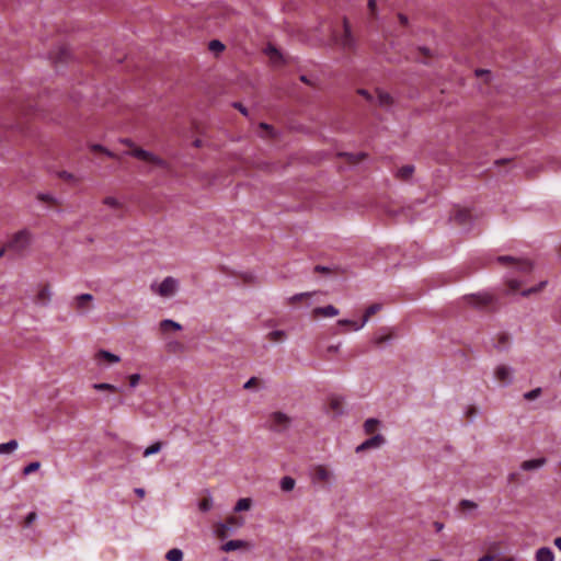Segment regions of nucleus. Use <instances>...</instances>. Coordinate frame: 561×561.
<instances>
[{"label":"nucleus","mask_w":561,"mask_h":561,"mask_svg":"<svg viewBox=\"0 0 561 561\" xmlns=\"http://www.w3.org/2000/svg\"><path fill=\"white\" fill-rule=\"evenodd\" d=\"M257 382V379L255 377H251L244 385V389H251L255 383Z\"/></svg>","instance_id":"47"},{"label":"nucleus","mask_w":561,"mask_h":561,"mask_svg":"<svg viewBox=\"0 0 561 561\" xmlns=\"http://www.w3.org/2000/svg\"><path fill=\"white\" fill-rule=\"evenodd\" d=\"M316 474H317V477H318L320 480H322V481H327V480H329V478H330V473H329V471H328L324 467H322V466H319V467L317 468V470H316Z\"/></svg>","instance_id":"35"},{"label":"nucleus","mask_w":561,"mask_h":561,"mask_svg":"<svg viewBox=\"0 0 561 561\" xmlns=\"http://www.w3.org/2000/svg\"><path fill=\"white\" fill-rule=\"evenodd\" d=\"M554 546H556L559 550H561V537H558V538H556V539H554Z\"/></svg>","instance_id":"57"},{"label":"nucleus","mask_w":561,"mask_h":561,"mask_svg":"<svg viewBox=\"0 0 561 561\" xmlns=\"http://www.w3.org/2000/svg\"><path fill=\"white\" fill-rule=\"evenodd\" d=\"M93 388L99 391H101V390L117 391L118 390V388L116 386L106 383V382L94 383Z\"/></svg>","instance_id":"34"},{"label":"nucleus","mask_w":561,"mask_h":561,"mask_svg":"<svg viewBox=\"0 0 561 561\" xmlns=\"http://www.w3.org/2000/svg\"><path fill=\"white\" fill-rule=\"evenodd\" d=\"M95 358L96 359H104L108 363H112V364H115V363H118L121 360L119 356L108 352V351H105V350H100L96 355H95Z\"/></svg>","instance_id":"19"},{"label":"nucleus","mask_w":561,"mask_h":561,"mask_svg":"<svg viewBox=\"0 0 561 561\" xmlns=\"http://www.w3.org/2000/svg\"><path fill=\"white\" fill-rule=\"evenodd\" d=\"M399 20L404 25L408 23V18L404 14H399Z\"/></svg>","instance_id":"55"},{"label":"nucleus","mask_w":561,"mask_h":561,"mask_svg":"<svg viewBox=\"0 0 561 561\" xmlns=\"http://www.w3.org/2000/svg\"><path fill=\"white\" fill-rule=\"evenodd\" d=\"M36 518H37V515H36V513H35V512H31V513H28V514L26 515V517H25V522H24L25 527H30V526H31V525L36 520Z\"/></svg>","instance_id":"39"},{"label":"nucleus","mask_w":561,"mask_h":561,"mask_svg":"<svg viewBox=\"0 0 561 561\" xmlns=\"http://www.w3.org/2000/svg\"><path fill=\"white\" fill-rule=\"evenodd\" d=\"M379 425V421L377 419H367L364 423V430L367 434H371L375 432L376 427Z\"/></svg>","instance_id":"26"},{"label":"nucleus","mask_w":561,"mask_h":561,"mask_svg":"<svg viewBox=\"0 0 561 561\" xmlns=\"http://www.w3.org/2000/svg\"><path fill=\"white\" fill-rule=\"evenodd\" d=\"M468 302L476 308H483L491 305L495 299L494 296L489 291H481L472 294L466 297Z\"/></svg>","instance_id":"6"},{"label":"nucleus","mask_w":561,"mask_h":561,"mask_svg":"<svg viewBox=\"0 0 561 561\" xmlns=\"http://www.w3.org/2000/svg\"><path fill=\"white\" fill-rule=\"evenodd\" d=\"M5 250H8V249H7V245H5L4 248L0 249V257H2V256H3V254H4Z\"/></svg>","instance_id":"62"},{"label":"nucleus","mask_w":561,"mask_h":561,"mask_svg":"<svg viewBox=\"0 0 561 561\" xmlns=\"http://www.w3.org/2000/svg\"><path fill=\"white\" fill-rule=\"evenodd\" d=\"M245 547H248V542L244 540H229L221 546V550L230 552Z\"/></svg>","instance_id":"16"},{"label":"nucleus","mask_w":561,"mask_h":561,"mask_svg":"<svg viewBox=\"0 0 561 561\" xmlns=\"http://www.w3.org/2000/svg\"><path fill=\"white\" fill-rule=\"evenodd\" d=\"M413 172H414V167L411 164H408V165L400 168L397 171V176L402 180H407L412 175Z\"/></svg>","instance_id":"24"},{"label":"nucleus","mask_w":561,"mask_h":561,"mask_svg":"<svg viewBox=\"0 0 561 561\" xmlns=\"http://www.w3.org/2000/svg\"><path fill=\"white\" fill-rule=\"evenodd\" d=\"M208 48L210 51L218 54V53L224 51L225 45L218 39H213L209 42Z\"/></svg>","instance_id":"31"},{"label":"nucleus","mask_w":561,"mask_h":561,"mask_svg":"<svg viewBox=\"0 0 561 561\" xmlns=\"http://www.w3.org/2000/svg\"><path fill=\"white\" fill-rule=\"evenodd\" d=\"M242 523H238L234 517L228 518L226 523H219L215 529L216 535L219 538H226L229 534L233 533L237 527H240Z\"/></svg>","instance_id":"7"},{"label":"nucleus","mask_w":561,"mask_h":561,"mask_svg":"<svg viewBox=\"0 0 561 561\" xmlns=\"http://www.w3.org/2000/svg\"><path fill=\"white\" fill-rule=\"evenodd\" d=\"M134 492L141 499L145 496V490L141 488H136Z\"/></svg>","instance_id":"54"},{"label":"nucleus","mask_w":561,"mask_h":561,"mask_svg":"<svg viewBox=\"0 0 561 561\" xmlns=\"http://www.w3.org/2000/svg\"><path fill=\"white\" fill-rule=\"evenodd\" d=\"M180 283L172 276L165 277L161 284L151 285V290L161 297H172L179 290Z\"/></svg>","instance_id":"4"},{"label":"nucleus","mask_w":561,"mask_h":561,"mask_svg":"<svg viewBox=\"0 0 561 561\" xmlns=\"http://www.w3.org/2000/svg\"><path fill=\"white\" fill-rule=\"evenodd\" d=\"M357 93L365 98L367 101H373V95L365 89H358Z\"/></svg>","instance_id":"45"},{"label":"nucleus","mask_w":561,"mask_h":561,"mask_svg":"<svg viewBox=\"0 0 561 561\" xmlns=\"http://www.w3.org/2000/svg\"><path fill=\"white\" fill-rule=\"evenodd\" d=\"M377 93V103L380 107L389 108L393 104V98L386 91L376 90Z\"/></svg>","instance_id":"15"},{"label":"nucleus","mask_w":561,"mask_h":561,"mask_svg":"<svg viewBox=\"0 0 561 561\" xmlns=\"http://www.w3.org/2000/svg\"><path fill=\"white\" fill-rule=\"evenodd\" d=\"M494 377L503 386H508L513 381V368L506 365H499L494 370Z\"/></svg>","instance_id":"9"},{"label":"nucleus","mask_w":561,"mask_h":561,"mask_svg":"<svg viewBox=\"0 0 561 561\" xmlns=\"http://www.w3.org/2000/svg\"><path fill=\"white\" fill-rule=\"evenodd\" d=\"M59 176H60L61 179L66 180V181H73V180H75V175H73V174H71V173H69V172H67V171H61V172L59 173Z\"/></svg>","instance_id":"46"},{"label":"nucleus","mask_w":561,"mask_h":561,"mask_svg":"<svg viewBox=\"0 0 561 561\" xmlns=\"http://www.w3.org/2000/svg\"><path fill=\"white\" fill-rule=\"evenodd\" d=\"M508 286L512 289H517L519 287V282H517L515 279H511V280H508Z\"/></svg>","instance_id":"50"},{"label":"nucleus","mask_w":561,"mask_h":561,"mask_svg":"<svg viewBox=\"0 0 561 561\" xmlns=\"http://www.w3.org/2000/svg\"><path fill=\"white\" fill-rule=\"evenodd\" d=\"M386 339L385 337H376L374 341L376 344H380L385 341Z\"/></svg>","instance_id":"60"},{"label":"nucleus","mask_w":561,"mask_h":561,"mask_svg":"<svg viewBox=\"0 0 561 561\" xmlns=\"http://www.w3.org/2000/svg\"><path fill=\"white\" fill-rule=\"evenodd\" d=\"M337 323L340 325H351L354 329V323H356V322L352 321V320L342 319V320H339Z\"/></svg>","instance_id":"48"},{"label":"nucleus","mask_w":561,"mask_h":561,"mask_svg":"<svg viewBox=\"0 0 561 561\" xmlns=\"http://www.w3.org/2000/svg\"><path fill=\"white\" fill-rule=\"evenodd\" d=\"M340 350V344L339 345H331L328 347V351L329 352H337Z\"/></svg>","instance_id":"56"},{"label":"nucleus","mask_w":561,"mask_h":561,"mask_svg":"<svg viewBox=\"0 0 561 561\" xmlns=\"http://www.w3.org/2000/svg\"><path fill=\"white\" fill-rule=\"evenodd\" d=\"M330 408L335 415L343 413V398L334 396L330 399Z\"/></svg>","instance_id":"20"},{"label":"nucleus","mask_w":561,"mask_h":561,"mask_svg":"<svg viewBox=\"0 0 561 561\" xmlns=\"http://www.w3.org/2000/svg\"><path fill=\"white\" fill-rule=\"evenodd\" d=\"M343 34L340 37L334 36V41L343 49H353L355 47V39L353 37L347 19L343 20Z\"/></svg>","instance_id":"5"},{"label":"nucleus","mask_w":561,"mask_h":561,"mask_svg":"<svg viewBox=\"0 0 561 561\" xmlns=\"http://www.w3.org/2000/svg\"><path fill=\"white\" fill-rule=\"evenodd\" d=\"M460 506L463 507V508H471V510L477 508V504L473 501H470V500H461L460 501Z\"/></svg>","instance_id":"41"},{"label":"nucleus","mask_w":561,"mask_h":561,"mask_svg":"<svg viewBox=\"0 0 561 561\" xmlns=\"http://www.w3.org/2000/svg\"><path fill=\"white\" fill-rule=\"evenodd\" d=\"M546 462H547V459L543 457L536 458V459H529V460L523 461L520 465V468L524 471L537 470V469L543 467L546 465Z\"/></svg>","instance_id":"14"},{"label":"nucleus","mask_w":561,"mask_h":561,"mask_svg":"<svg viewBox=\"0 0 561 561\" xmlns=\"http://www.w3.org/2000/svg\"><path fill=\"white\" fill-rule=\"evenodd\" d=\"M286 337V332L283 330H275L268 333V339L273 342L282 341Z\"/></svg>","instance_id":"32"},{"label":"nucleus","mask_w":561,"mask_h":561,"mask_svg":"<svg viewBox=\"0 0 561 561\" xmlns=\"http://www.w3.org/2000/svg\"><path fill=\"white\" fill-rule=\"evenodd\" d=\"M368 9L374 18H377V2L376 0H368Z\"/></svg>","instance_id":"42"},{"label":"nucleus","mask_w":561,"mask_h":561,"mask_svg":"<svg viewBox=\"0 0 561 561\" xmlns=\"http://www.w3.org/2000/svg\"><path fill=\"white\" fill-rule=\"evenodd\" d=\"M291 423L293 419L288 414L275 411L268 415L265 426L271 432L283 434L290 428Z\"/></svg>","instance_id":"2"},{"label":"nucleus","mask_w":561,"mask_h":561,"mask_svg":"<svg viewBox=\"0 0 561 561\" xmlns=\"http://www.w3.org/2000/svg\"><path fill=\"white\" fill-rule=\"evenodd\" d=\"M126 154L131 156L138 160L145 161L147 163H151V164L162 168V169H167L169 167V164L165 160L158 157L153 152L141 149V148H134L133 150L126 152Z\"/></svg>","instance_id":"3"},{"label":"nucleus","mask_w":561,"mask_h":561,"mask_svg":"<svg viewBox=\"0 0 561 561\" xmlns=\"http://www.w3.org/2000/svg\"><path fill=\"white\" fill-rule=\"evenodd\" d=\"M91 149H92L93 151H101V152L106 151V148H105V147H103L102 145H92V146H91Z\"/></svg>","instance_id":"51"},{"label":"nucleus","mask_w":561,"mask_h":561,"mask_svg":"<svg viewBox=\"0 0 561 561\" xmlns=\"http://www.w3.org/2000/svg\"><path fill=\"white\" fill-rule=\"evenodd\" d=\"M536 561H554L553 551L548 547L539 548L536 552Z\"/></svg>","instance_id":"17"},{"label":"nucleus","mask_w":561,"mask_h":561,"mask_svg":"<svg viewBox=\"0 0 561 561\" xmlns=\"http://www.w3.org/2000/svg\"><path fill=\"white\" fill-rule=\"evenodd\" d=\"M332 271L333 270L331 267H329V266H324V265H316L314 266V272H317V273L331 274Z\"/></svg>","instance_id":"40"},{"label":"nucleus","mask_w":561,"mask_h":561,"mask_svg":"<svg viewBox=\"0 0 561 561\" xmlns=\"http://www.w3.org/2000/svg\"><path fill=\"white\" fill-rule=\"evenodd\" d=\"M103 153H105L110 158H115V154L112 151L107 150V149H106V151H103Z\"/></svg>","instance_id":"59"},{"label":"nucleus","mask_w":561,"mask_h":561,"mask_svg":"<svg viewBox=\"0 0 561 561\" xmlns=\"http://www.w3.org/2000/svg\"><path fill=\"white\" fill-rule=\"evenodd\" d=\"M541 392H542L541 388H539V387L535 388V389H533L530 391L525 392L524 393V399L528 400V401L535 400L538 397H540Z\"/></svg>","instance_id":"33"},{"label":"nucleus","mask_w":561,"mask_h":561,"mask_svg":"<svg viewBox=\"0 0 561 561\" xmlns=\"http://www.w3.org/2000/svg\"><path fill=\"white\" fill-rule=\"evenodd\" d=\"M300 80H301V81H304V82H306V83H308V82H309L306 76H301V77H300Z\"/></svg>","instance_id":"63"},{"label":"nucleus","mask_w":561,"mask_h":561,"mask_svg":"<svg viewBox=\"0 0 561 561\" xmlns=\"http://www.w3.org/2000/svg\"><path fill=\"white\" fill-rule=\"evenodd\" d=\"M488 71L486 70H477L476 73L477 76H480V75H483V73H486Z\"/></svg>","instance_id":"61"},{"label":"nucleus","mask_w":561,"mask_h":561,"mask_svg":"<svg viewBox=\"0 0 561 561\" xmlns=\"http://www.w3.org/2000/svg\"><path fill=\"white\" fill-rule=\"evenodd\" d=\"M316 314L323 316V317H335L339 314V309L335 308L333 305H328L324 307H318L313 310Z\"/></svg>","instance_id":"18"},{"label":"nucleus","mask_w":561,"mask_h":561,"mask_svg":"<svg viewBox=\"0 0 561 561\" xmlns=\"http://www.w3.org/2000/svg\"><path fill=\"white\" fill-rule=\"evenodd\" d=\"M309 295H310L309 293L296 294V295H294V296H291L289 298V301L294 304V302H297V301L301 300L304 297H307Z\"/></svg>","instance_id":"44"},{"label":"nucleus","mask_w":561,"mask_h":561,"mask_svg":"<svg viewBox=\"0 0 561 561\" xmlns=\"http://www.w3.org/2000/svg\"><path fill=\"white\" fill-rule=\"evenodd\" d=\"M19 444L15 439H11L7 443L0 444V455L10 454L18 449Z\"/></svg>","instance_id":"21"},{"label":"nucleus","mask_w":561,"mask_h":561,"mask_svg":"<svg viewBox=\"0 0 561 561\" xmlns=\"http://www.w3.org/2000/svg\"><path fill=\"white\" fill-rule=\"evenodd\" d=\"M160 329L162 331H167L169 329H173L175 331L182 330V325L179 322H175L171 319H164L160 322Z\"/></svg>","instance_id":"22"},{"label":"nucleus","mask_w":561,"mask_h":561,"mask_svg":"<svg viewBox=\"0 0 561 561\" xmlns=\"http://www.w3.org/2000/svg\"><path fill=\"white\" fill-rule=\"evenodd\" d=\"M140 381V375L139 374H133L129 376V385L131 388H135Z\"/></svg>","instance_id":"43"},{"label":"nucleus","mask_w":561,"mask_h":561,"mask_svg":"<svg viewBox=\"0 0 561 561\" xmlns=\"http://www.w3.org/2000/svg\"><path fill=\"white\" fill-rule=\"evenodd\" d=\"M39 467H41V463L38 461L31 462L26 467H24L23 473L25 476L31 474L32 472L37 471L39 469Z\"/></svg>","instance_id":"36"},{"label":"nucleus","mask_w":561,"mask_h":561,"mask_svg":"<svg viewBox=\"0 0 561 561\" xmlns=\"http://www.w3.org/2000/svg\"><path fill=\"white\" fill-rule=\"evenodd\" d=\"M121 141H122V144H124L125 146L130 147V148H131V150L135 148V147H134V142H133L130 139H127V138H126V139H122Z\"/></svg>","instance_id":"52"},{"label":"nucleus","mask_w":561,"mask_h":561,"mask_svg":"<svg viewBox=\"0 0 561 561\" xmlns=\"http://www.w3.org/2000/svg\"><path fill=\"white\" fill-rule=\"evenodd\" d=\"M434 526H435L437 531H440L443 529V527H444V525L442 523H439V522H435Z\"/></svg>","instance_id":"58"},{"label":"nucleus","mask_w":561,"mask_h":561,"mask_svg":"<svg viewBox=\"0 0 561 561\" xmlns=\"http://www.w3.org/2000/svg\"><path fill=\"white\" fill-rule=\"evenodd\" d=\"M233 106L238 108L243 115H248V110L241 103H233Z\"/></svg>","instance_id":"49"},{"label":"nucleus","mask_w":561,"mask_h":561,"mask_svg":"<svg viewBox=\"0 0 561 561\" xmlns=\"http://www.w3.org/2000/svg\"><path fill=\"white\" fill-rule=\"evenodd\" d=\"M385 444V437L381 434H376L375 436L364 440L359 444L355 451L362 453L368 449L379 448Z\"/></svg>","instance_id":"10"},{"label":"nucleus","mask_w":561,"mask_h":561,"mask_svg":"<svg viewBox=\"0 0 561 561\" xmlns=\"http://www.w3.org/2000/svg\"><path fill=\"white\" fill-rule=\"evenodd\" d=\"M295 488V480L290 477H284L280 480V489L285 492H289Z\"/></svg>","instance_id":"27"},{"label":"nucleus","mask_w":561,"mask_h":561,"mask_svg":"<svg viewBox=\"0 0 561 561\" xmlns=\"http://www.w3.org/2000/svg\"><path fill=\"white\" fill-rule=\"evenodd\" d=\"M251 504H252L251 499H249V497L240 499L234 506V512L248 511V510H250Z\"/></svg>","instance_id":"25"},{"label":"nucleus","mask_w":561,"mask_h":561,"mask_svg":"<svg viewBox=\"0 0 561 561\" xmlns=\"http://www.w3.org/2000/svg\"><path fill=\"white\" fill-rule=\"evenodd\" d=\"M165 559L168 561H182L183 560V551L181 549L173 548L167 552Z\"/></svg>","instance_id":"23"},{"label":"nucleus","mask_w":561,"mask_h":561,"mask_svg":"<svg viewBox=\"0 0 561 561\" xmlns=\"http://www.w3.org/2000/svg\"><path fill=\"white\" fill-rule=\"evenodd\" d=\"M37 198L45 203H55L56 198L49 193H39Z\"/></svg>","instance_id":"38"},{"label":"nucleus","mask_w":561,"mask_h":561,"mask_svg":"<svg viewBox=\"0 0 561 561\" xmlns=\"http://www.w3.org/2000/svg\"><path fill=\"white\" fill-rule=\"evenodd\" d=\"M496 261L501 264H511L516 270L525 272V273H527L531 270L530 263H528L527 261H522V260L515 259L514 256L501 255V256L496 257Z\"/></svg>","instance_id":"8"},{"label":"nucleus","mask_w":561,"mask_h":561,"mask_svg":"<svg viewBox=\"0 0 561 561\" xmlns=\"http://www.w3.org/2000/svg\"><path fill=\"white\" fill-rule=\"evenodd\" d=\"M32 240V233L27 229H22L8 241L7 249L18 255H23L30 248Z\"/></svg>","instance_id":"1"},{"label":"nucleus","mask_w":561,"mask_h":561,"mask_svg":"<svg viewBox=\"0 0 561 561\" xmlns=\"http://www.w3.org/2000/svg\"><path fill=\"white\" fill-rule=\"evenodd\" d=\"M161 447L162 444L160 442L151 444L144 450V457H149L151 455L158 454L161 450Z\"/></svg>","instance_id":"28"},{"label":"nucleus","mask_w":561,"mask_h":561,"mask_svg":"<svg viewBox=\"0 0 561 561\" xmlns=\"http://www.w3.org/2000/svg\"><path fill=\"white\" fill-rule=\"evenodd\" d=\"M103 204L112 208H117L121 206L119 202L113 196L105 197L103 199Z\"/></svg>","instance_id":"37"},{"label":"nucleus","mask_w":561,"mask_h":561,"mask_svg":"<svg viewBox=\"0 0 561 561\" xmlns=\"http://www.w3.org/2000/svg\"><path fill=\"white\" fill-rule=\"evenodd\" d=\"M213 507V499L211 496L208 494L207 497H204L203 500H201L198 502V508L202 511V512H208L210 511Z\"/></svg>","instance_id":"29"},{"label":"nucleus","mask_w":561,"mask_h":561,"mask_svg":"<svg viewBox=\"0 0 561 561\" xmlns=\"http://www.w3.org/2000/svg\"><path fill=\"white\" fill-rule=\"evenodd\" d=\"M50 300H51V290H50L49 286L48 285L42 286L38 289L35 298H34V302L38 306L46 307L49 305Z\"/></svg>","instance_id":"11"},{"label":"nucleus","mask_w":561,"mask_h":561,"mask_svg":"<svg viewBox=\"0 0 561 561\" xmlns=\"http://www.w3.org/2000/svg\"><path fill=\"white\" fill-rule=\"evenodd\" d=\"M380 309H381V305L380 304H373V305H370L366 309L362 322L360 323H354V331H358L362 328H364V325L368 322L369 318L373 314H375L376 312H378Z\"/></svg>","instance_id":"13"},{"label":"nucleus","mask_w":561,"mask_h":561,"mask_svg":"<svg viewBox=\"0 0 561 561\" xmlns=\"http://www.w3.org/2000/svg\"><path fill=\"white\" fill-rule=\"evenodd\" d=\"M93 300V296L91 294H81L73 298L72 305L75 308L82 313H85L89 310V307L87 306V302H90Z\"/></svg>","instance_id":"12"},{"label":"nucleus","mask_w":561,"mask_h":561,"mask_svg":"<svg viewBox=\"0 0 561 561\" xmlns=\"http://www.w3.org/2000/svg\"><path fill=\"white\" fill-rule=\"evenodd\" d=\"M494 557L491 554H485L478 559V561H493Z\"/></svg>","instance_id":"53"},{"label":"nucleus","mask_w":561,"mask_h":561,"mask_svg":"<svg viewBox=\"0 0 561 561\" xmlns=\"http://www.w3.org/2000/svg\"><path fill=\"white\" fill-rule=\"evenodd\" d=\"M194 145H195L196 147L201 146V140H196V141L194 142Z\"/></svg>","instance_id":"64"},{"label":"nucleus","mask_w":561,"mask_h":561,"mask_svg":"<svg viewBox=\"0 0 561 561\" xmlns=\"http://www.w3.org/2000/svg\"><path fill=\"white\" fill-rule=\"evenodd\" d=\"M547 285V280H542L540 282L537 286H534V287H530L528 289H525L522 291V296L524 297H528L530 296L531 294H536L538 293L539 290H541L545 286Z\"/></svg>","instance_id":"30"}]
</instances>
